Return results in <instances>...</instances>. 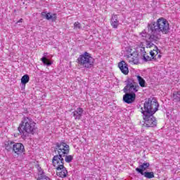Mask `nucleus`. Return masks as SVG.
Segmentation results:
<instances>
[{
	"instance_id": "nucleus-1",
	"label": "nucleus",
	"mask_w": 180,
	"mask_h": 180,
	"mask_svg": "<svg viewBox=\"0 0 180 180\" xmlns=\"http://www.w3.org/2000/svg\"><path fill=\"white\" fill-rule=\"evenodd\" d=\"M161 33L162 34L169 33V23L164 18L148 24L147 29L143 30L140 33V36L143 40H146L147 49H150L153 46L155 47L151 41H158L161 39Z\"/></svg>"
},
{
	"instance_id": "nucleus-2",
	"label": "nucleus",
	"mask_w": 180,
	"mask_h": 180,
	"mask_svg": "<svg viewBox=\"0 0 180 180\" xmlns=\"http://www.w3.org/2000/svg\"><path fill=\"white\" fill-rule=\"evenodd\" d=\"M55 153L58 155L53 156L52 164L56 169L64 167V157L66 154L70 153V146L62 142L57 143L54 150Z\"/></svg>"
},
{
	"instance_id": "nucleus-3",
	"label": "nucleus",
	"mask_w": 180,
	"mask_h": 180,
	"mask_svg": "<svg viewBox=\"0 0 180 180\" xmlns=\"http://www.w3.org/2000/svg\"><path fill=\"white\" fill-rule=\"evenodd\" d=\"M37 130L36 122L29 117H24L19 125L18 131L22 139H26L29 134H34Z\"/></svg>"
},
{
	"instance_id": "nucleus-4",
	"label": "nucleus",
	"mask_w": 180,
	"mask_h": 180,
	"mask_svg": "<svg viewBox=\"0 0 180 180\" xmlns=\"http://www.w3.org/2000/svg\"><path fill=\"white\" fill-rule=\"evenodd\" d=\"M160 104L157 100L154 98H149L143 104V108H141V113L143 115H154L157 110H158V108Z\"/></svg>"
},
{
	"instance_id": "nucleus-5",
	"label": "nucleus",
	"mask_w": 180,
	"mask_h": 180,
	"mask_svg": "<svg viewBox=\"0 0 180 180\" xmlns=\"http://www.w3.org/2000/svg\"><path fill=\"white\" fill-rule=\"evenodd\" d=\"M77 63L82 68H92L95 59L91 56L89 53L84 52L83 54L79 55L77 58Z\"/></svg>"
},
{
	"instance_id": "nucleus-6",
	"label": "nucleus",
	"mask_w": 180,
	"mask_h": 180,
	"mask_svg": "<svg viewBox=\"0 0 180 180\" xmlns=\"http://www.w3.org/2000/svg\"><path fill=\"white\" fill-rule=\"evenodd\" d=\"M126 86L123 89L124 92H127L129 94H136V92H139L140 89V86L137 84V82H134V79L131 78H129L125 81Z\"/></svg>"
},
{
	"instance_id": "nucleus-7",
	"label": "nucleus",
	"mask_w": 180,
	"mask_h": 180,
	"mask_svg": "<svg viewBox=\"0 0 180 180\" xmlns=\"http://www.w3.org/2000/svg\"><path fill=\"white\" fill-rule=\"evenodd\" d=\"M143 119L145 127H157V119H155L154 114H143Z\"/></svg>"
},
{
	"instance_id": "nucleus-8",
	"label": "nucleus",
	"mask_w": 180,
	"mask_h": 180,
	"mask_svg": "<svg viewBox=\"0 0 180 180\" xmlns=\"http://www.w3.org/2000/svg\"><path fill=\"white\" fill-rule=\"evenodd\" d=\"M158 48L157 46H155V49L150 51V56L145 53L144 55H142L143 59L144 61H152L153 60H157V58H161V55H158Z\"/></svg>"
},
{
	"instance_id": "nucleus-9",
	"label": "nucleus",
	"mask_w": 180,
	"mask_h": 180,
	"mask_svg": "<svg viewBox=\"0 0 180 180\" xmlns=\"http://www.w3.org/2000/svg\"><path fill=\"white\" fill-rule=\"evenodd\" d=\"M13 151L15 157H19L25 152V146L22 143H14Z\"/></svg>"
},
{
	"instance_id": "nucleus-10",
	"label": "nucleus",
	"mask_w": 180,
	"mask_h": 180,
	"mask_svg": "<svg viewBox=\"0 0 180 180\" xmlns=\"http://www.w3.org/2000/svg\"><path fill=\"white\" fill-rule=\"evenodd\" d=\"M127 61L130 64H139V53L134 52L131 54L127 56Z\"/></svg>"
},
{
	"instance_id": "nucleus-11",
	"label": "nucleus",
	"mask_w": 180,
	"mask_h": 180,
	"mask_svg": "<svg viewBox=\"0 0 180 180\" xmlns=\"http://www.w3.org/2000/svg\"><path fill=\"white\" fill-rule=\"evenodd\" d=\"M123 101L125 103H133L136 101V94L124 92Z\"/></svg>"
},
{
	"instance_id": "nucleus-12",
	"label": "nucleus",
	"mask_w": 180,
	"mask_h": 180,
	"mask_svg": "<svg viewBox=\"0 0 180 180\" xmlns=\"http://www.w3.org/2000/svg\"><path fill=\"white\" fill-rule=\"evenodd\" d=\"M56 175L59 176V178H67V176H68V171L64 166L58 167L56 168Z\"/></svg>"
},
{
	"instance_id": "nucleus-13",
	"label": "nucleus",
	"mask_w": 180,
	"mask_h": 180,
	"mask_svg": "<svg viewBox=\"0 0 180 180\" xmlns=\"http://www.w3.org/2000/svg\"><path fill=\"white\" fill-rule=\"evenodd\" d=\"M118 67L122 74L124 75H127V74H129V68L127 67V63H126V62L124 60L118 63Z\"/></svg>"
},
{
	"instance_id": "nucleus-14",
	"label": "nucleus",
	"mask_w": 180,
	"mask_h": 180,
	"mask_svg": "<svg viewBox=\"0 0 180 180\" xmlns=\"http://www.w3.org/2000/svg\"><path fill=\"white\" fill-rule=\"evenodd\" d=\"M110 25L113 29H117L119 27V18H117V15L113 14L111 17Z\"/></svg>"
},
{
	"instance_id": "nucleus-15",
	"label": "nucleus",
	"mask_w": 180,
	"mask_h": 180,
	"mask_svg": "<svg viewBox=\"0 0 180 180\" xmlns=\"http://www.w3.org/2000/svg\"><path fill=\"white\" fill-rule=\"evenodd\" d=\"M72 115L75 117V120H80L84 115V109L78 108L76 110L72 112Z\"/></svg>"
},
{
	"instance_id": "nucleus-16",
	"label": "nucleus",
	"mask_w": 180,
	"mask_h": 180,
	"mask_svg": "<svg viewBox=\"0 0 180 180\" xmlns=\"http://www.w3.org/2000/svg\"><path fill=\"white\" fill-rule=\"evenodd\" d=\"M148 168H150V163L147 162H144L143 163L139 165V167H136L135 169L136 172L140 174V172L139 171V169H140V171H142V172H144V171H147Z\"/></svg>"
},
{
	"instance_id": "nucleus-17",
	"label": "nucleus",
	"mask_w": 180,
	"mask_h": 180,
	"mask_svg": "<svg viewBox=\"0 0 180 180\" xmlns=\"http://www.w3.org/2000/svg\"><path fill=\"white\" fill-rule=\"evenodd\" d=\"M47 53H44V57L41 58V61H42L44 65H47V67H50L53 63L49 58H47Z\"/></svg>"
},
{
	"instance_id": "nucleus-18",
	"label": "nucleus",
	"mask_w": 180,
	"mask_h": 180,
	"mask_svg": "<svg viewBox=\"0 0 180 180\" xmlns=\"http://www.w3.org/2000/svg\"><path fill=\"white\" fill-rule=\"evenodd\" d=\"M138 171L139 172V174H141V175H143V176H145V178H147V179H152V178H154V172H143V171L140 169H139Z\"/></svg>"
},
{
	"instance_id": "nucleus-19",
	"label": "nucleus",
	"mask_w": 180,
	"mask_h": 180,
	"mask_svg": "<svg viewBox=\"0 0 180 180\" xmlns=\"http://www.w3.org/2000/svg\"><path fill=\"white\" fill-rule=\"evenodd\" d=\"M30 79V77H29L28 75H25L24 76L22 77L21 78V84H22L23 88L26 86V84L27 82H29Z\"/></svg>"
},
{
	"instance_id": "nucleus-20",
	"label": "nucleus",
	"mask_w": 180,
	"mask_h": 180,
	"mask_svg": "<svg viewBox=\"0 0 180 180\" xmlns=\"http://www.w3.org/2000/svg\"><path fill=\"white\" fill-rule=\"evenodd\" d=\"M136 78H137V81L139 84V86L141 88H146V80H144L143 79V77H141V76H140V75L136 76Z\"/></svg>"
},
{
	"instance_id": "nucleus-21",
	"label": "nucleus",
	"mask_w": 180,
	"mask_h": 180,
	"mask_svg": "<svg viewBox=\"0 0 180 180\" xmlns=\"http://www.w3.org/2000/svg\"><path fill=\"white\" fill-rule=\"evenodd\" d=\"M46 20H51L52 22H56V20H57V14L48 13V15H46Z\"/></svg>"
},
{
	"instance_id": "nucleus-22",
	"label": "nucleus",
	"mask_w": 180,
	"mask_h": 180,
	"mask_svg": "<svg viewBox=\"0 0 180 180\" xmlns=\"http://www.w3.org/2000/svg\"><path fill=\"white\" fill-rule=\"evenodd\" d=\"M13 146H15V142L7 141L5 143V148L7 151H11V150H13Z\"/></svg>"
},
{
	"instance_id": "nucleus-23",
	"label": "nucleus",
	"mask_w": 180,
	"mask_h": 180,
	"mask_svg": "<svg viewBox=\"0 0 180 180\" xmlns=\"http://www.w3.org/2000/svg\"><path fill=\"white\" fill-rule=\"evenodd\" d=\"M38 176L39 180H51L50 178L47 177L44 174V172L43 170L38 172Z\"/></svg>"
},
{
	"instance_id": "nucleus-24",
	"label": "nucleus",
	"mask_w": 180,
	"mask_h": 180,
	"mask_svg": "<svg viewBox=\"0 0 180 180\" xmlns=\"http://www.w3.org/2000/svg\"><path fill=\"white\" fill-rule=\"evenodd\" d=\"M172 98L174 102H180V91H174Z\"/></svg>"
},
{
	"instance_id": "nucleus-25",
	"label": "nucleus",
	"mask_w": 180,
	"mask_h": 180,
	"mask_svg": "<svg viewBox=\"0 0 180 180\" xmlns=\"http://www.w3.org/2000/svg\"><path fill=\"white\" fill-rule=\"evenodd\" d=\"M68 154L65 155V162H71L72 160H74V157L71 155H67Z\"/></svg>"
},
{
	"instance_id": "nucleus-26",
	"label": "nucleus",
	"mask_w": 180,
	"mask_h": 180,
	"mask_svg": "<svg viewBox=\"0 0 180 180\" xmlns=\"http://www.w3.org/2000/svg\"><path fill=\"white\" fill-rule=\"evenodd\" d=\"M81 23L79 22H75L74 23V29H82Z\"/></svg>"
},
{
	"instance_id": "nucleus-27",
	"label": "nucleus",
	"mask_w": 180,
	"mask_h": 180,
	"mask_svg": "<svg viewBox=\"0 0 180 180\" xmlns=\"http://www.w3.org/2000/svg\"><path fill=\"white\" fill-rule=\"evenodd\" d=\"M140 51H141V56L146 54V48H144V47H141Z\"/></svg>"
},
{
	"instance_id": "nucleus-28",
	"label": "nucleus",
	"mask_w": 180,
	"mask_h": 180,
	"mask_svg": "<svg viewBox=\"0 0 180 180\" xmlns=\"http://www.w3.org/2000/svg\"><path fill=\"white\" fill-rule=\"evenodd\" d=\"M41 16L43 18H45L46 19H47V15H49V13L44 11L41 13Z\"/></svg>"
},
{
	"instance_id": "nucleus-29",
	"label": "nucleus",
	"mask_w": 180,
	"mask_h": 180,
	"mask_svg": "<svg viewBox=\"0 0 180 180\" xmlns=\"http://www.w3.org/2000/svg\"><path fill=\"white\" fill-rule=\"evenodd\" d=\"M37 170H38V172H40V171H43L41 167H40L39 166H37Z\"/></svg>"
},
{
	"instance_id": "nucleus-30",
	"label": "nucleus",
	"mask_w": 180,
	"mask_h": 180,
	"mask_svg": "<svg viewBox=\"0 0 180 180\" xmlns=\"http://www.w3.org/2000/svg\"><path fill=\"white\" fill-rule=\"evenodd\" d=\"M23 22V19L20 18L18 21V23H22Z\"/></svg>"
}]
</instances>
